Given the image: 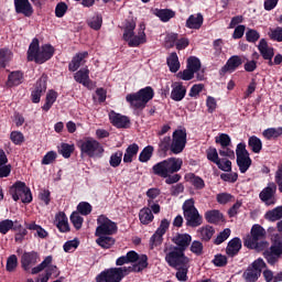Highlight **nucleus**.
<instances>
[{
  "label": "nucleus",
  "instance_id": "1",
  "mask_svg": "<svg viewBox=\"0 0 282 282\" xmlns=\"http://www.w3.org/2000/svg\"><path fill=\"white\" fill-rule=\"evenodd\" d=\"M186 128L176 129L172 133V139L170 135L160 139L159 153H161V155H166V153L171 151L173 155H180V153H183L184 149H186Z\"/></svg>",
  "mask_w": 282,
  "mask_h": 282
},
{
  "label": "nucleus",
  "instance_id": "2",
  "mask_svg": "<svg viewBox=\"0 0 282 282\" xmlns=\"http://www.w3.org/2000/svg\"><path fill=\"white\" fill-rule=\"evenodd\" d=\"M144 268V260H142L139 264L132 267H119V268H110L101 271L97 276V282H121L127 274L130 272H142Z\"/></svg>",
  "mask_w": 282,
  "mask_h": 282
},
{
  "label": "nucleus",
  "instance_id": "3",
  "mask_svg": "<svg viewBox=\"0 0 282 282\" xmlns=\"http://www.w3.org/2000/svg\"><path fill=\"white\" fill-rule=\"evenodd\" d=\"M54 46L52 44H44L40 46L39 39L34 37L29 45L28 50V61L36 63L37 65H43L47 63L54 56Z\"/></svg>",
  "mask_w": 282,
  "mask_h": 282
},
{
  "label": "nucleus",
  "instance_id": "4",
  "mask_svg": "<svg viewBox=\"0 0 282 282\" xmlns=\"http://www.w3.org/2000/svg\"><path fill=\"white\" fill-rule=\"evenodd\" d=\"M155 98V90L153 87L145 86L139 89L137 93H130L126 96V102L130 105V108L134 111H144L147 105L151 102V99Z\"/></svg>",
  "mask_w": 282,
  "mask_h": 282
},
{
  "label": "nucleus",
  "instance_id": "5",
  "mask_svg": "<svg viewBox=\"0 0 282 282\" xmlns=\"http://www.w3.org/2000/svg\"><path fill=\"white\" fill-rule=\"evenodd\" d=\"M144 30H147V25L142 22L139 25L138 35H135V21H127L123 26L122 39L128 43L129 47H140V45L147 43V33H144Z\"/></svg>",
  "mask_w": 282,
  "mask_h": 282
},
{
  "label": "nucleus",
  "instance_id": "6",
  "mask_svg": "<svg viewBox=\"0 0 282 282\" xmlns=\"http://www.w3.org/2000/svg\"><path fill=\"white\" fill-rule=\"evenodd\" d=\"M184 161L181 158H169L163 160L152 166V173L158 175V177L166 178L173 173H177L182 170Z\"/></svg>",
  "mask_w": 282,
  "mask_h": 282
},
{
  "label": "nucleus",
  "instance_id": "7",
  "mask_svg": "<svg viewBox=\"0 0 282 282\" xmlns=\"http://www.w3.org/2000/svg\"><path fill=\"white\" fill-rule=\"evenodd\" d=\"M82 155H87L93 160H100L105 155V147L98 140L87 137L77 142Z\"/></svg>",
  "mask_w": 282,
  "mask_h": 282
},
{
  "label": "nucleus",
  "instance_id": "8",
  "mask_svg": "<svg viewBox=\"0 0 282 282\" xmlns=\"http://www.w3.org/2000/svg\"><path fill=\"white\" fill-rule=\"evenodd\" d=\"M262 239H265V230L261 225H253L251 228V235L247 236L243 240V246L249 248V250H257L258 252H261V250H265V248H268V241H263Z\"/></svg>",
  "mask_w": 282,
  "mask_h": 282
},
{
  "label": "nucleus",
  "instance_id": "9",
  "mask_svg": "<svg viewBox=\"0 0 282 282\" xmlns=\"http://www.w3.org/2000/svg\"><path fill=\"white\" fill-rule=\"evenodd\" d=\"M9 194L11 195L13 202H19L21 199L22 204H32V189L28 187L25 182L17 181L9 188Z\"/></svg>",
  "mask_w": 282,
  "mask_h": 282
},
{
  "label": "nucleus",
  "instance_id": "10",
  "mask_svg": "<svg viewBox=\"0 0 282 282\" xmlns=\"http://www.w3.org/2000/svg\"><path fill=\"white\" fill-rule=\"evenodd\" d=\"M165 252V262L170 268H180L186 263H191V258L186 257V251L170 247Z\"/></svg>",
  "mask_w": 282,
  "mask_h": 282
},
{
  "label": "nucleus",
  "instance_id": "11",
  "mask_svg": "<svg viewBox=\"0 0 282 282\" xmlns=\"http://www.w3.org/2000/svg\"><path fill=\"white\" fill-rule=\"evenodd\" d=\"M116 232H118V225L113 220L105 215L98 216L95 237L111 236Z\"/></svg>",
  "mask_w": 282,
  "mask_h": 282
},
{
  "label": "nucleus",
  "instance_id": "12",
  "mask_svg": "<svg viewBox=\"0 0 282 282\" xmlns=\"http://www.w3.org/2000/svg\"><path fill=\"white\" fill-rule=\"evenodd\" d=\"M264 268H268V264L262 258H258L242 273V279L246 282H258Z\"/></svg>",
  "mask_w": 282,
  "mask_h": 282
},
{
  "label": "nucleus",
  "instance_id": "13",
  "mask_svg": "<svg viewBox=\"0 0 282 282\" xmlns=\"http://www.w3.org/2000/svg\"><path fill=\"white\" fill-rule=\"evenodd\" d=\"M41 261L39 251H24L20 258L21 268L24 272H30L36 263Z\"/></svg>",
  "mask_w": 282,
  "mask_h": 282
},
{
  "label": "nucleus",
  "instance_id": "14",
  "mask_svg": "<svg viewBox=\"0 0 282 282\" xmlns=\"http://www.w3.org/2000/svg\"><path fill=\"white\" fill-rule=\"evenodd\" d=\"M53 258L52 256H47L40 264L33 267L31 270V274H40L45 270V274H48V278H52V274H57L58 267L52 264Z\"/></svg>",
  "mask_w": 282,
  "mask_h": 282
},
{
  "label": "nucleus",
  "instance_id": "15",
  "mask_svg": "<svg viewBox=\"0 0 282 282\" xmlns=\"http://www.w3.org/2000/svg\"><path fill=\"white\" fill-rule=\"evenodd\" d=\"M243 65V59L239 55H234L227 59L226 64L219 69V76H226V74H232L237 72L239 67Z\"/></svg>",
  "mask_w": 282,
  "mask_h": 282
},
{
  "label": "nucleus",
  "instance_id": "16",
  "mask_svg": "<svg viewBox=\"0 0 282 282\" xmlns=\"http://www.w3.org/2000/svg\"><path fill=\"white\" fill-rule=\"evenodd\" d=\"M172 241L175 246H171V248L186 252L188 246H191V241H193V237L189 234H176L172 238Z\"/></svg>",
  "mask_w": 282,
  "mask_h": 282
},
{
  "label": "nucleus",
  "instance_id": "17",
  "mask_svg": "<svg viewBox=\"0 0 282 282\" xmlns=\"http://www.w3.org/2000/svg\"><path fill=\"white\" fill-rule=\"evenodd\" d=\"M14 8L17 14H23L24 17H32L34 14V8L30 0H14Z\"/></svg>",
  "mask_w": 282,
  "mask_h": 282
},
{
  "label": "nucleus",
  "instance_id": "18",
  "mask_svg": "<svg viewBox=\"0 0 282 282\" xmlns=\"http://www.w3.org/2000/svg\"><path fill=\"white\" fill-rule=\"evenodd\" d=\"M109 120L112 127H117V129H129V124H131L129 117L116 113L115 111L109 115Z\"/></svg>",
  "mask_w": 282,
  "mask_h": 282
},
{
  "label": "nucleus",
  "instance_id": "19",
  "mask_svg": "<svg viewBox=\"0 0 282 282\" xmlns=\"http://www.w3.org/2000/svg\"><path fill=\"white\" fill-rule=\"evenodd\" d=\"M170 97L174 102H182V99L186 98V86H184V83L174 82Z\"/></svg>",
  "mask_w": 282,
  "mask_h": 282
},
{
  "label": "nucleus",
  "instance_id": "20",
  "mask_svg": "<svg viewBox=\"0 0 282 282\" xmlns=\"http://www.w3.org/2000/svg\"><path fill=\"white\" fill-rule=\"evenodd\" d=\"M126 258L128 259V263H134L132 265H140L143 261L144 267L142 268V271L149 268V257L147 254L140 256L138 252L131 250L127 252Z\"/></svg>",
  "mask_w": 282,
  "mask_h": 282
},
{
  "label": "nucleus",
  "instance_id": "21",
  "mask_svg": "<svg viewBox=\"0 0 282 282\" xmlns=\"http://www.w3.org/2000/svg\"><path fill=\"white\" fill-rule=\"evenodd\" d=\"M47 91V83L43 82V79H40L35 84V89L31 93V100L35 105L37 102H41V96Z\"/></svg>",
  "mask_w": 282,
  "mask_h": 282
},
{
  "label": "nucleus",
  "instance_id": "22",
  "mask_svg": "<svg viewBox=\"0 0 282 282\" xmlns=\"http://www.w3.org/2000/svg\"><path fill=\"white\" fill-rule=\"evenodd\" d=\"M23 80H25V76L21 70H13L9 74L7 80V87H19V85H23Z\"/></svg>",
  "mask_w": 282,
  "mask_h": 282
},
{
  "label": "nucleus",
  "instance_id": "23",
  "mask_svg": "<svg viewBox=\"0 0 282 282\" xmlns=\"http://www.w3.org/2000/svg\"><path fill=\"white\" fill-rule=\"evenodd\" d=\"M55 225L59 232H69V221L67 220V215L64 212H58L55 215Z\"/></svg>",
  "mask_w": 282,
  "mask_h": 282
},
{
  "label": "nucleus",
  "instance_id": "24",
  "mask_svg": "<svg viewBox=\"0 0 282 282\" xmlns=\"http://www.w3.org/2000/svg\"><path fill=\"white\" fill-rule=\"evenodd\" d=\"M241 238H232L226 247V254L231 258L237 257L239 254V251L241 250Z\"/></svg>",
  "mask_w": 282,
  "mask_h": 282
},
{
  "label": "nucleus",
  "instance_id": "25",
  "mask_svg": "<svg viewBox=\"0 0 282 282\" xmlns=\"http://www.w3.org/2000/svg\"><path fill=\"white\" fill-rule=\"evenodd\" d=\"M188 30H199L204 25V15L202 13L191 14L185 23Z\"/></svg>",
  "mask_w": 282,
  "mask_h": 282
},
{
  "label": "nucleus",
  "instance_id": "26",
  "mask_svg": "<svg viewBox=\"0 0 282 282\" xmlns=\"http://www.w3.org/2000/svg\"><path fill=\"white\" fill-rule=\"evenodd\" d=\"M274 195H276V183H269L268 186L260 192L259 198L261 202L268 203Z\"/></svg>",
  "mask_w": 282,
  "mask_h": 282
},
{
  "label": "nucleus",
  "instance_id": "27",
  "mask_svg": "<svg viewBox=\"0 0 282 282\" xmlns=\"http://www.w3.org/2000/svg\"><path fill=\"white\" fill-rule=\"evenodd\" d=\"M205 219L207 224H214L215 226L224 221V214L219 209H212L205 213Z\"/></svg>",
  "mask_w": 282,
  "mask_h": 282
},
{
  "label": "nucleus",
  "instance_id": "28",
  "mask_svg": "<svg viewBox=\"0 0 282 282\" xmlns=\"http://www.w3.org/2000/svg\"><path fill=\"white\" fill-rule=\"evenodd\" d=\"M87 56H89V52L87 51L77 53L68 64V72H78L80 63H83Z\"/></svg>",
  "mask_w": 282,
  "mask_h": 282
},
{
  "label": "nucleus",
  "instance_id": "29",
  "mask_svg": "<svg viewBox=\"0 0 282 282\" xmlns=\"http://www.w3.org/2000/svg\"><path fill=\"white\" fill-rule=\"evenodd\" d=\"M139 151H140V145H138V143H132L128 145L123 154V163L131 164V162H133V158L138 155Z\"/></svg>",
  "mask_w": 282,
  "mask_h": 282
},
{
  "label": "nucleus",
  "instance_id": "30",
  "mask_svg": "<svg viewBox=\"0 0 282 282\" xmlns=\"http://www.w3.org/2000/svg\"><path fill=\"white\" fill-rule=\"evenodd\" d=\"M182 209H183V215H184L185 219L189 218L191 216L195 215L196 213H199V210H197V207H195L194 198L186 199L183 203Z\"/></svg>",
  "mask_w": 282,
  "mask_h": 282
},
{
  "label": "nucleus",
  "instance_id": "31",
  "mask_svg": "<svg viewBox=\"0 0 282 282\" xmlns=\"http://www.w3.org/2000/svg\"><path fill=\"white\" fill-rule=\"evenodd\" d=\"M166 65L172 74H177L180 72V57H177V53L173 52L166 58Z\"/></svg>",
  "mask_w": 282,
  "mask_h": 282
},
{
  "label": "nucleus",
  "instance_id": "32",
  "mask_svg": "<svg viewBox=\"0 0 282 282\" xmlns=\"http://www.w3.org/2000/svg\"><path fill=\"white\" fill-rule=\"evenodd\" d=\"M153 219H155V216H153V213L151 212V208L143 207L139 212V220L141 221V224L143 226H149V224H151V221H153Z\"/></svg>",
  "mask_w": 282,
  "mask_h": 282
},
{
  "label": "nucleus",
  "instance_id": "33",
  "mask_svg": "<svg viewBox=\"0 0 282 282\" xmlns=\"http://www.w3.org/2000/svg\"><path fill=\"white\" fill-rule=\"evenodd\" d=\"M185 180H187V182H191L194 188H196V191H202L206 188V183L204 182V178L193 173L187 174L185 176Z\"/></svg>",
  "mask_w": 282,
  "mask_h": 282
},
{
  "label": "nucleus",
  "instance_id": "34",
  "mask_svg": "<svg viewBox=\"0 0 282 282\" xmlns=\"http://www.w3.org/2000/svg\"><path fill=\"white\" fill-rule=\"evenodd\" d=\"M97 246H100L104 250H109L116 243V239L111 236H97Z\"/></svg>",
  "mask_w": 282,
  "mask_h": 282
},
{
  "label": "nucleus",
  "instance_id": "35",
  "mask_svg": "<svg viewBox=\"0 0 282 282\" xmlns=\"http://www.w3.org/2000/svg\"><path fill=\"white\" fill-rule=\"evenodd\" d=\"M248 147L249 149H251L252 153H261L263 149V142L261 141V139H259V137L251 135L248 139Z\"/></svg>",
  "mask_w": 282,
  "mask_h": 282
},
{
  "label": "nucleus",
  "instance_id": "36",
  "mask_svg": "<svg viewBox=\"0 0 282 282\" xmlns=\"http://www.w3.org/2000/svg\"><path fill=\"white\" fill-rule=\"evenodd\" d=\"M188 268H191L188 263L181 264L178 268H173L174 270H176L175 278L177 279V281H188Z\"/></svg>",
  "mask_w": 282,
  "mask_h": 282
},
{
  "label": "nucleus",
  "instance_id": "37",
  "mask_svg": "<svg viewBox=\"0 0 282 282\" xmlns=\"http://www.w3.org/2000/svg\"><path fill=\"white\" fill-rule=\"evenodd\" d=\"M56 98H58V93H56V90H50L46 94L45 104L42 106L43 111H50L56 102Z\"/></svg>",
  "mask_w": 282,
  "mask_h": 282
},
{
  "label": "nucleus",
  "instance_id": "38",
  "mask_svg": "<svg viewBox=\"0 0 282 282\" xmlns=\"http://www.w3.org/2000/svg\"><path fill=\"white\" fill-rule=\"evenodd\" d=\"M237 165L240 173H248V169L252 166V159H250V155L240 156L237 159Z\"/></svg>",
  "mask_w": 282,
  "mask_h": 282
},
{
  "label": "nucleus",
  "instance_id": "39",
  "mask_svg": "<svg viewBox=\"0 0 282 282\" xmlns=\"http://www.w3.org/2000/svg\"><path fill=\"white\" fill-rule=\"evenodd\" d=\"M262 135L265 140H276V138H281L282 135V127L268 128L262 132Z\"/></svg>",
  "mask_w": 282,
  "mask_h": 282
},
{
  "label": "nucleus",
  "instance_id": "40",
  "mask_svg": "<svg viewBox=\"0 0 282 282\" xmlns=\"http://www.w3.org/2000/svg\"><path fill=\"white\" fill-rule=\"evenodd\" d=\"M74 79L76 83H79V85H87L89 80V68H80L77 70L74 75Z\"/></svg>",
  "mask_w": 282,
  "mask_h": 282
},
{
  "label": "nucleus",
  "instance_id": "41",
  "mask_svg": "<svg viewBox=\"0 0 282 282\" xmlns=\"http://www.w3.org/2000/svg\"><path fill=\"white\" fill-rule=\"evenodd\" d=\"M156 17L163 22L169 23L171 19H175V11L171 9H160L156 11Z\"/></svg>",
  "mask_w": 282,
  "mask_h": 282
},
{
  "label": "nucleus",
  "instance_id": "42",
  "mask_svg": "<svg viewBox=\"0 0 282 282\" xmlns=\"http://www.w3.org/2000/svg\"><path fill=\"white\" fill-rule=\"evenodd\" d=\"M264 218L268 221H279L282 219V206H278L269 212L265 213Z\"/></svg>",
  "mask_w": 282,
  "mask_h": 282
},
{
  "label": "nucleus",
  "instance_id": "43",
  "mask_svg": "<svg viewBox=\"0 0 282 282\" xmlns=\"http://www.w3.org/2000/svg\"><path fill=\"white\" fill-rule=\"evenodd\" d=\"M124 155V152L122 150H117L110 155L109 164L112 169H118L120 164H122V156Z\"/></svg>",
  "mask_w": 282,
  "mask_h": 282
},
{
  "label": "nucleus",
  "instance_id": "44",
  "mask_svg": "<svg viewBox=\"0 0 282 282\" xmlns=\"http://www.w3.org/2000/svg\"><path fill=\"white\" fill-rule=\"evenodd\" d=\"M186 226H189V228H197L198 226H202L203 218L202 215H199V212H196L188 218H185Z\"/></svg>",
  "mask_w": 282,
  "mask_h": 282
},
{
  "label": "nucleus",
  "instance_id": "45",
  "mask_svg": "<svg viewBox=\"0 0 282 282\" xmlns=\"http://www.w3.org/2000/svg\"><path fill=\"white\" fill-rule=\"evenodd\" d=\"M12 58V51L9 48H0V67L6 69L8 63Z\"/></svg>",
  "mask_w": 282,
  "mask_h": 282
},
{
  "label": "nucleus",
  "instance_id": "46",
  "mask_svg": "<svg viewBox=\"0 0 282 282\" xmlns=\"http://www.w3.org/2000/svg\"><path fill=\"white\" fill-rule=\"evenodd\" d=\"M202 241H210L213 239V235H215V228L210 225L202 227L199 229Z\"/></svg>",
  "mask_w": 282,
  "mask_h": 282
},
{
  "label": "nucleus",
  "instance_id": "47",
  "mask_svg": "<svg viewBox=\"0 0 282 282\" xmlns=\"http://www.w3.org/2000/svg\"><path fill=\"white\" fill-rule=\"evenodd\" d=\"M187 68H189L194 74H197L202 69V62L196 56H191L187 58Z\"/></svg>",
  "mask_w": 282,
  "mask_h": 282
},
{
  "label": "nucleus",
  "instance_id": "48",
  "mask_svg": "<svg viewBox=\"0 0 282 282\" xmlns=\"http://www.w3.org/2000/svg\"><path fill=\"white\" fill-rule=\"evenodd\" d=\"M153 151H154L153 145H147L139 154V162H142V163L149 162V160L153 158Z\"/></svg>",
  "mask_w": 282,
  "mask_h": 282
},
{
  "label": "nucleus",
  "instance_id": "49",
  "mask_svg": "<svg viewBox=\"0 0 282 282\" xmlns=\"http://www.w3.org/2000/svg\"><path fill=\"white\" fill-rule=\"evenodd\" d=\"M75 147L69 143H62L58 150V153L63 155L66 160L72 158V153H74Z\"/></svg>",
  "mask_w": 282,
  "mask_h": 282
},
{
  "label": "nucleus",
  "instance_id": "50",
  "mask_svg": "<svg viewBox=\"0 0 282 282\" xmlns=\"http://www.w3.org/2000/svg\"><path fill=\"white\" fill-rule=\"evenodd\" d=\"M17 268H19V258L17 254L9 256L6 264L7 272H14Z\"/></svg>",
  "mask_w": 282,
  "mask_h": 282
},
{
  "label": "nucleus",
  "instance_id": "51",
  "mask_svg": "<svg viewBox=\"0 0 282 282\" xmlns=\"http://www.w3.org/2000/svg\"><path fill=\"white\" fill-rule=\"evenodd\" d=\"M269 252H271L272 254H275V257L282 256V239H281V237L274 239L271 247L269 248Z\"/></svg>",
  "mask_w": 282,
  "mask_h": 282
},
{
  "label": "nucleus",
  "instance_id": "52",
  "mask_svg": "<svg viewBox=\"0 0 282 282\" xmlns=\"http://www.w3.org/2000/svg\"><path fill=\"white\" fill-rule=\"evenodd\" d=\"M28 230H35L37 237H40V239H46L47 237V230L43 229V227H41V225H36V223H31L26 225Z\"/></svg>",
  "mask_w": 282,
  "mask_h": 282
},
{
  "label": "nucleus",
  "instance_id": "53",
  "mask_svg": "<svg viewBox=\"0 0 282 282\" xmlns=\"http://www.w3.org/2000/svg\"><path fill=\"white\" fill-rule=\"evenodd\" d=\"M164 241V234H160L158 230L152 235L150 238V248L153 250V248H158V246H162V242Z\"/></svg>",
  "mask_w": 282,
  "mask_h": 282
},
{
  "label": "nucleus",
  "instance_id": "54",
  "mask_svg": "<svg viewBox=\"0 0 282 282\" xmlns=\"http://www.w3.org/2000/svg\"><path fill=\"white\" fill-rule=\"evenodd\" d=\"M83 221H85V219L82 217L80 214H78V212L72 213L70 224H73V226L76 230H80L83 228Z\"/></svg>",
  "mask_w": 282,
  "mask_h": 282
},
{
  "label": "nucleus",
  "instance_id": "55",
  "mask_svg": "<svg viewBox=\"0 0 282 282\" xmlns=\"http://www.w3.org/2000/svg\"><path fill=\"white\" fill-rule=\"evenodd\" d=\"M10 140L17 147H21V144L25 142V135H23V132L21 131H12L10 133Z\"/></svg>",
  "mask_w": 282,
  "mask_h": 282
},
{
  "label": "nucleus",
  "instance_id": "56",
  "mask_svg": "<svg viewBox=\"0 0 282 282\" xmlns=\"http://www.w3.org/2000/svg\"><path fill=\"white\" fill-rule=\"evenodd\" d=\"M216 144H220L221 149H227L232 144V139L227 133H221L219 137H216Z\"/></svg>",
  "mask_w": 282,
  "mask_h": 282
},
{
  "label": "nucleus",
  "instance_id": "57",
  "mask_svg": "<svg viewBox=\"0 0 282 282\" xmlns=\"http://www.w3.org/2000/svg\"><path fill=\"white\" fill-rule=\"evenodd\" d=\"M268 35L271 41H276L278 43H282V26H276L275 29H269Z\"/></svg>",
  "mask_w": 282,
  "mask_h": 282
},
{
  "label": "nucleus",
  "instance_id": "58",
  "mask_svg": "<svg viewBox=\"0 0 282 282\" xmlns=\"http://www.w3.org/2000/svg\"><path fill=\"white\" fill-rule=\"evenodd\" d=\"M91 204L87 203V202H82L77 205V213L79 215H83L84 217H87V215H91Z\"/></svg>",
  "mask_w": 282,
  "mask_h": 282
},
{
  "label": "nucleus",
  "instance_id": "59",
  "mask_svg": "<svg viewBox=\"0 0 282 282\" xmlns=\"http://www.w3.org/2000/svg\"><path fill=\"white\" fill-rule=\"evenodd\" d=\"M206 155H207V160L209 161V162H213V164H219V161L221 160V159H219V153L217 152V148H209V149H207V151H206Z\"/></svg>",
  "mask_w": 282,
  "mask_h": 282
},
{
  "label": "nucleus",
  "instance_id": "60",
  "mask_svg": "<svg viewBox=\"0 0 282 282\" xmlns=\"http://www.w3.org/2000/svg\"><path fill=\"white\" fill-rule=\"evenodd\" d=\"M230 228H226L223 231H220L216 239H214V245L221 246V243H224V241H226L230 237Z\"/></svg>",
  "mask_w": 282,
  "mask_h": 282
},
{
  "label": "nucleus",
  "instance_id": "61",
  "mask_svg": "<svg viewBox=\"0 0 282 282\" xmlns=\"http://www.w3.org/2000/svg\"><path fill=\"white\" fill-rule=\"evenodd\" d=\"M58 158V154L54 151H48L42 159L41 164L44 166H47L50 164H54L56 162V159Z\"/></svg>",
  "mask_w": 282,
  "mask_h": 282
},
{
  "label": "nucleus",
  "instance_id": "62",
  "mask_svg": "<svg viewBox=\"0 0 282 282\" xmlns=\"http://www.w3.org/2000/svg\"><path fill=\"white\" fill-rule=\"evenodd\" d=\"M14 228V221L12 219H4L0 221V235H8L9 230Z\"/></svg>",
  "mask_w": 282,
  "mask_h": 282
},
{
  "label": "nucleus",
  "instance_id": "63",
  "mask_svg": "<svg viewBox=\"0 0 282 282\" xmlns=\"http://www.w3.org/2000/svg\"><path fill=\"white\" fill-rule=\"evenodd\" d=\"M195 74L194 70H191V68H187L184 70H181L176 74V78H180V80H193V78H195Z\"/></svg>",
  "mask_w": 282,
  "mask_h": 282
},
{
  "label": "nucleus",
  "instance_id": "64",
  "mask_svg": "<svg viewBox=\"0 0 282 282\" xmlns=\"http://www.w3.org/2000/svg\"><path fill=\"white\" fill-rule=\"evenodd\" d=\"M259 39H261V34H259L257 30L248 29V31L246 32V40L248 41V43H257Z\"/></svg>",
  "mask_w": 282,
  "mask_h": 282
}]
</instances>
